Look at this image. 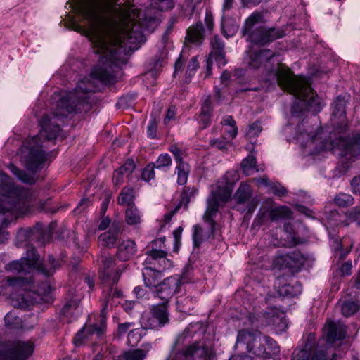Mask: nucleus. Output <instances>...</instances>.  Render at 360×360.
<instances>
[{
	"mask_svg": "<svg viewBox=\"0 0 360 360\" xmlns=\"http://www.w3.org/2000/svg\"><path fill=\"white\" fill-rule=\"evenodd\" d=\"M82 17L89 25V37L94 52L99 55L98 63L91 72V80H82L72 91L58 101L57 107L63 112L44 115L39 121L41 128L39 134L25 139L18 150L17 155L20 162L30 174L13 163L7 165L12 174L22 183L30 185L35 184L37 180L36 173L42 169L47 160L48 155L42 148L41 139L53 140L58 136L61 129L57 121L65 118L66 112H79L89 109V94L98 90L94 84L95 80L108 84L112 79V16Z\"/></svg>",
	"mask_w": 360,
	"mask_h": 360,
	"instance_id": "1",
	"label": "nucleus"
},
{
	"mask_svg": "<svg viewBox=\"0 0 360 360\" xmlns=\"http://www.w3.org/2000/svg\"><path fill=\"white\" fill-rule=\"evenodd\" d=\"M114 0V82L124 76L131 56L146 42L142 30L153 32L161 22V14L154 7L138 9L129 1Z\"/></svg>",
	"mask_w": 360,
	"mask_h": 360,
	"instance_id": "2",
	"label": "nucleus"
},
{
	"mask_svg": "<svg viewBox=\"0 0 360 360\" xmlns=\"http://www.w3.org/2000/svg\"><path fill=\"white\" fill-rule=\"evenodd\" d=\"M274 75L281 89L299 100V102L292 106L291 112L293 117L302 116L306 108L316 112L322 109L324 104L313 91L308 79L301 75H295L290 68L283 64L279 65Z\"/></svg>",
	"mask_w": 360,
	"mask_h": 360,
	"instance_id": "3",
	"label": "nucleus"
},
{
	"mask_svg": "<svg viewBox=\"0 0 360 360\" xmlns=\"http://www.w3.org/2000/svg\"><path fill=\"white\" fill-rule=\"evenodd\" d=\"M98 245L101 248V264L99 269V278L102 284H106L108 286L107 293H103L101 298L103 307L101 311L100 324H90L86 326L79 330L75 338L76 345L81 342V339L89 338L92 335H96L98 337L104 333L106 328V310L108 303L112 300L110 295L112 290V259L109 257L108 250L111 248L112 245V233L110 231H106L101 234L98 237Z\"/></svg>",
	"mask_w": 360,
	"mask_h": 360,
	"instance_id": "4",
	"label": "nucleus"
},
{
	"mask_svg": "<svg viewBox=\"0 0 360 360\" xmlns=\"http://www.w3.org/2000/svg\"><path fill=\"white\" fill-rule=\"evenodd\" d=\"M236 347H244L248 352L258 357L270 359L279 353L277 343L258 330H240L238 333Z\"/></svg>",
	"mask_w": 360,
	"mask_h": 360,
	"instance_id": "5",
	"label": "nucleus"
},
{
	"mask_svg": "<svg viewBox=\"0 0 360 360\" xmlns=\"http://www.w3.org/2000/svg\"><path fill=\"white\" fill-rule=\"evenodd\" d=\"M263 15L259 12L252 13L246 20L242 32L248 40L259 45H264L284 36V31L274 27L260 26L254 29L255 25L262 21Z\"/></svg>",
	"mask_w": 360,
	"mask_h": 360,
	"instance_id": "6",
	"label": "nucleus"
},
{
	"mask_svg": "<svg viewBox=\"0 0 360 360\" xmlns=\"http://www.w3.org/2000/svg\"><path fill=\"white\" fill-rule=\"evenodd\" d=\"M184 335H180L172 347V351L167 360H211L212 349L203 342H195L175 351Z\"/></svg>",
	"mask_w": 360,
	"mask_h": 360,
	"instance_id": "7",
	"label": "nucleus"
},
{
	"mask_svg": "<svg viewBox=\"0 0 360 360\" xmlns=\"http://www.w3.org/2000/svg\"><path fill=\"white\" fill-rule=\"evenodd\" d=\"M34 350L31 341L0 340V360H27Z\"/></svg>",
	"mask_w": 360,
	"mask_h": 360,
	"instance_id": "8",
	"label": "nucleus"
},
{
	"mask_svg": "<svg viewBox=\"0 0 360 360\" xmlns=\"http://www.w3.org/2000/svg\"><path fill=\"white\" fill-rule=\"evenodd\" d=\"M305 122L302 121L297 126V131L295 136L297 143L302 147H307L314 145V148L317 151L326 150L327 148V143L323 139V130L322 128L316 126H305Z\"/></svg>",
	"mask_w": 360,
	"mask_h": 360,
	"instance_id": "9",
	"label": "nucleus"
},
{
	"mask_svg": "<svg viewBox=\"0 0 360 360\" xmlns=\"http://www.w3.org/2000/svg\"><path fill=\"white\" fill-rule=\"evenodd\" d=\"M30 205L27 192L23 188H12L8 195L0 202V214L8 212L25 213L29 210Z\"/></svg>",
	"mask_w": 360,
	"mask_h": 360,
	"instance_id": "10",
	"label": "nucleus"
},
{
	"mask_svg": "<svg viewBox=\"0 0 360 360\" xmlns=\"http://www.w3.org/2000/svg\"><path fill=\"white\" fill-rule=\"evenodd\" d=\"M169 323L167 304L162 303L154 304L148 314L143 315L141 320V326L146 329L159 330Z\"/></svg>",
	"mask_w": 360,
	"mask_h": 360,
	"instance_id": "11",
	"label": "nucleus"
},
{
	"mask_svg": "<svg viewBox=\"0 0 360 360\" xmlns=\"http://www.w3.org/2000/svg\"><path fill=\"white\" fill-rule=\"evenodd\" d=\"M334 150H340L339 155L348 161H354V158L360 155V134L356 133L352 136L340 138L335 142Z\"/></svg>",
	"mask_w": 360,
	"mask_h": 360,
	"instance_id": "12",
	"label": "nucleus"
},
{
	"mask_svg": "<svg viewBox=\"0 0 360 360\" xmlns=\"http://www.w3.org/2000/svg\"><path fill=\"white\" fill-rule=\"evenodd\" d=\"M26 259L27 264L32 269H36L39 272L46 276H49L53 274L58 266V262L55 258L50 255L48 258L49 266L39 262V255L37 253L33 246L27 245L26 256L23 257Z\"/></svg>",
	"mask_w": 360,
	"mask_h": 360,
	"instance_id": "13",
	"label": "nucleus"
},
{
	"mask_svg": "<svg viewBox=\"0 0 360 360\" xmlns=\"http://www.w3.org/2000/svg\"><path fill=\"white\" fill-rule=\"evenodd\" d=\"M307 260V257L300 251H293L278 255L274 260V265L279 269H289L292 271H298Z\"/></svg>",
	"mask_w": 360,
	"mask_h": 360,
	"instance_id": "14",
	"label": "nucleus"
},
{
	"mask_svg": "<svg viewBox=\"0 0 360 360\" xmlns=\"http://www.w3.org/2000/svg\"><path fill=\"white\" fill-rule=\"evenodd\" d=\"M314 340V335L310 333L304 347L293 352L291 360H328L324 351L315 349Z\"/></svg>",
	"mask_w": 360,
	"mask_h": 360,
	"instance_id": "15",
	"label": "nucleus"
},
{
	"mask_svg": "<svg viewBox=\"0 0 360 360\" xmlns=\"http://www.w3.org/2000/svg\"><path fill=\"white\" fill-rule=\"evenodd\" d=\"M183 278L179 275L167 277L158 284L156 289L157 296L161 299L164 304H167L169 300L179 292L184 284Z\"/></svg>",
	"mask_w": 360,
	"mask_h": 360,
	"instance_id": "16",
	"label": "nucleus"
},
{
	"mask_svg": "<svg viewBox=\"0 0 360 360\" xmlns=\"http://www.w3.org/2000/svg\"><path fill=\"white\" fill-rule=\"evenodd\" d=\"M231 197V191L226 186H217L212 191L207 198L205 217H214L219 211L220 203H225Z\"/></svg>",
	"mask_w": 360,
	"mask_h": 360,
	"instance_id": "17",
	"label": "nucleus"
},
{
	"mask_svg": "<svg viewBox=\"0 0 360 360\" xmlns=\"http://www.w3.org/2000/svg\"><path fill=\"white\" fill-rule=\"evenodd\" d=\"M276 292L280 297H294L302 292V285L298 281H288L285 276H279L276 281Z\"/></svg>",
	"mask_w": 360,
	"mask_h": 360,
	"instance_id": "18",
	"label": "nucleus"
},
{
	"mask_svg": "<svg viewBox=\"0 0 360 360\" xmlns=\"http://www.w3.org/2000/svg\"><path fill=\"white\" fill-rule=\"evenodd\" d=\"M167 257V251H160L158 253L146 252V258L143 263L144 267L165 271L173 266L172 261Z\"/></svg>",
	"mask_w": 360,
	"mask_h": 360,
	"instance_id": "19",
	"label": "nucleus"
},
{
	"mask_svg": "<svg viewBox=\"0 0 360 360\" xmlns=\"http://www.w3.org/2000/svg\"><path fill=\"white\" fill-rule=\"evenodd\" d=\"M213 216L205 217V213L203 215V220L208 224L209 231L204 232L202 227L195 224L193 226V242L195 248L199 247L204 241L210 238H214V234L216 229V222L213 219Z\"/></svg>",
	"mask_w": 360,
	"mask_h": 360,
	"instance_id": "20",
	"label": "nucleus"
},
{
	"mask_svg": "<svg viewBox=\"0 0 360 360\" xmlns=\"http://www.w3.org/2000/svg\"><path fill=\"white\" fill-rule=\"evenodd\" d=\"M264 318L269 325L273 326L277 331L285 330L288 326L284 311L277 307H269L264 313Z\"/></svg>",
	"mask_w": 360,
	"mask_h": 360,
	"instance_id": "21",
	"label": "nucleus"
},
{
	"mask_svg": "<svg viewBox=\"0 0 360 360\" xmlns=\"http://www.w3.org/2000/svg\"><path fill=\"white\" fill-rule=\"evenodd\" d=\"M326 339L330 343L342 340L347 335V326L340 321H327L325 326Z\"/></svg>",
	"mask_w": 360,
	"mask_h": 360,
	"instance_id": "22",
	"label": "nucleus"
},
{
	"mask_svg": "<svg viewBox=\"0 0 360 360\" xmlns=\"http://www.w3.org/2000/svg\"><path fill=\"white\" fill-rule=\"evenodd\" d=\"M212 51L210 53V58H214L219 68L224 66L227 63L226 52L224 51V42L217 35H215L210 40Z\"/></svg>",
	"mask_w": 360,
	"mask_h": 360,
	"instance_id": "23",
	"label": "nucleus"
},
{
	"mask_svg": "<svg viewBox=\"0 0 360 360\" xmlns=\"http://www.w3.org/2000/svg\"><path fill=\"white\" fill-rule=\"evenodd\" d=\"M116 258L120 261H128L136 252V243L134 240L126 239L117 243Z\"/></svg>",
	"mask_w": 360,
	"mask_h": 360,
	"instance_id": "24",
	"label": "nucleus"
},
{
	"mask_svg": "<svg viewBox=\"0 0 360 360\" xmlns=\"http://www.w3.org/2000/svg\"><path fill=\"white\" fill-rule=\"evenodd\" d=\"M169 34L166 32L162 34L161 39V46H162V49L160 50L158 54L155 56L153 68L145 74L144 76L146 79H148L150 78H152L153 80L155 79L157 70L162 66L161 62L167 57L168 50L165 48V46L168 41Z\"/></svg>",
	"mask_w": 360,
	"mask_h": 360,
	"instance_id": "25",
	"label": "nucleus"
},
{
	"mask_svg": "<svg viewBox=\"0 0 360 360\" xmlns=\"http://www.w3.org/2000/svg\"><path fill=\"white\" fill-rule=\"evenodd\" d=\"M46 233L37 229H21L17 233V238L21 243L27 241L36 240L41 245H44L46 241Z\"/></svg>",
	"mask_w": 360,
	"mask_h": 360,
	"instance_id": "26",
	"label": "nucleus"
},
{
	"mask_svg": "<svg viewBox=\"0 0 360 360\" xmlns=\"http://www.w3.org/2000/svg\"><path fill=\"white\" fill-rule=\"evenodd\" d=\"M151 348V343L145 342L142 344L141 349L123 351L116 360H144Z\"/></svg>",
	"mask_w": 360,
	"mask_h": 360,
	"instance_id": "27",
	"label": "nucleus"
},
{
	"mask_svg": "<svg viewBox=\"0 0 360 360\" xmlns=\"http://www.w3.org/2000/svg\"><path fill=\"white\" fill-rule=\"evenodd\" d=\"M213 107L210 97H206L201 105L200 112L198 116V122L201 129H204L211 124Z\"/></svg>",
	"mask_w": 360,
	"mask_h": 360,
	"instance_id": "28",
	"label": "nucleus"
},
{
	"mask_svg": "<svg viewBox=\"0 0 360 360\" xmlns=\"http://www.w3.org/2000/svg\"><path fill=\"white\" fill-rule=\"evenodd\" d=\"M185 41L187 43L202 44L204 41V26L202 22H198L195 25L188 27Z\"/></svg>",
	"mask_w": 360,
	"mask_h": 360,
	"instance_id": "29",
	"label": "nucleus"
},
{
	"mask_svg": "<svg viewBox=\"0 0 360 360\" xmlns=\"http://www.w3.org/2000/svg\"><path fill=\"white\" fill-rule=\"evenodd\" d=\"M35 302L30 292H24L17 296H15L13 294L11 295L12 304L16 308L27 309L32 307Z\"/></svg>",
	"mask_w": 360,
	"mask_h": 360,
	"instance_id": "30",
	"label": "nucleus"
},
{
	"mask_svg": "<svg viewBox=\"0 0 360 360\" xmlns=\"http://www.w3.org/2000/svg\"><path fill=\"white\" fill-rule=\"evenodd\" d=\"M274 56V53L269 49H262L255 51L250 56L249 65L252 68L257 69L263 63L269 60Z\"/></svg>",
	"mask_w": 360,
	"mask_h": 360,
	"instance_id": "31",
	"label": "nucleus"
},
{
	"mask_svg": "<svg viewBox=\"0 0 360 360\" xmlns=\"http://www.w3.org/2000/svg\"><path fill=\"white\" fill-rule=\"evenodd\" d=\"M155 269L144 267L142 271V276L144 284L148 288H155L158 285V281L161 276V273Z\"/></svg>",
	"mask_w": 360,
	"mask_h": 360,
	"instance_id": "32",
	"label": "nucleus"
},
{
	"mask_svg": "<svg viewBox=\"0 0 360 360\" xmlns=\"http://www.w3.org/2000/svg\"><path fill=\"white\" fill-rule=\"evenodd\" d=\"M348 101L345 96H339L333 103L332 115L341 119L343 122L346 119V105Z\"/></svg>",
	"mask_w": 360,
	"mask_h": 360,
	"instance_id": "33",
	"label": "nucleus"
},
{
	"mask_svg": "<svg viewBox=\"0 0 360 360\" xmlns=\"http://www.w3.org/2000/svg\"><path fill=\"white\" fill-rule=\"evenodd\" d=\"M252 197V190L249 184L242 182L234 194V200L238 204H243Z\"/></svg>",
	"mask_w": 360,
	"mask_h": 360,
	"instance_id": "34",
	"label": "nucleus"
},
{
	"mask_svg": "<svg viewBox=\"0 0 360 360\" xmlns=\"http://www.w3.org/2000/svg\"><path fill=\"white\" fill-rule=\"evenodd\" d=\"M32 268L27 264L26 259L13 261L7 264L6 270L14 274H26L30 273Z\"/></svg>",
	"mask_w": 360,
	"mask_h": 360,
	"instance_id": "35",
	"label": "nucleus"
},
{
	"mask_svg": "<svg viewBox=\"0 0 360 360\" xmlns=\"http://www.w3.org/2000/svg\"><path fill=\"white\" fill-rule=\"evenodd\" d=\"M134 190L131 187H124L118 195L117 200L119 205L127 207L135 205L134 202Z\"/></svg>",
	"mask_w": 360,
	"mask_h": 360,
	"instance_id": "36",
	"label": "nucleus"
},
{
	"mask_svg": "<svg viewBox=\"0 0 360 360\" xmlns=\"http://www.w3.org/2000/svg\"><path fill=\"white\" fill-rule=\"evenodd\" d=\"M269 217L271 221H275L288 219L292 217V212L289 207L281 206L271 210Z\"/></svg>",
	"mask_w": 360,
	"mask_h": 360,
	"instance_id": "37",
	"label": "nucleus"
},
{
	"mask_svg": "<svg viewBox=\"0 0 360 360\" xmlns=\"http://www.w3.org/2000/svg\"><path fill=\"white\" fill-rule=\"evenodd\" d=\"M239 29V25L233 19H224L222 18L221 20V31L222 34L226 38L234 36Z\"/></svg>",
	"mask_w": 360,
	"mask_h": 360,
	"instance_id": "38",
	"label": "nucleus"
},
{
	"mask_svg": "<svg viewBox=\"0 0 360 360\" xmlns=\"http://www.w3.org/2000/svg\"><path fill=\"white\" fill-rule=\"evenodd\" d=\"M360 309L358 301L346 300L341 304L342 314L345 317L353 316Z\"/></svg>",
	"mask_w": 360,
	"mask_h": 360,
	"instance_id": "39",
	"label": "nucleus"
},
{
	"mask_svg": "<svg viewBox=\"0 0 360 360\" xmlns=\"http://www.w3.org/2000/svg\"><path fill=\"white\" fill-rule=\"evenodd\" d=\"M125 221L129 225H136L141 222V216L135 205L127 207L125 211Z\"/></svg>",
	"mask_w": 360,
	"mask_h": 360,
	"instance_id": "40",
	"label": "nucleus"
},
{
	"mask_svg": "<svg viewBox=\"0 0 360 360\" xmlns=\"http://www.w3.org/2000/svg\"><path fill=\"white\" fill-rule=\"evenodd\" d=\"M6 281L10 286L25 289L26 286L32 283L31 277L7 276Z\"/></svg>",
	"mask_w": 360,
	"mask_h": 360,
	"instance_id": "41",
	"label": "nucleus"
},
{
	"mask_svg": "<svg viewBox=\"0 0 360 360\" xmlns=\"http://www.w3.org/2000/svg\"><path fill=\"white\" fill-rule=\"evenodd\" d=\"M256 158L255 156L250 155L245 158L241 162V168L243 173L246 176L251 175L254 172H257L256 168Z\"/></svg>",
	"mask_w": 360,
	"mask_h": 360,
	"instance_id": "42",
	"label": "nucleus"
},
{
	"mask_svg": "<svg viewBox=\"0 0 360 360\" xmlns=\"http://www.w3.org/2000/svg\"><path fill=\"white\" fill-rule=\"evenodd\" d=\"M177 171V183L179 185H185L188 180L189 174L188 165L184 162L177 163L176 167Z\"/></svg>",
	"mask_w": 360,
	"mask_h": 360,
	"instance_id": "43",
	"label": "nucleus"
},
{
	"mask_svg": "<svg viewBox=\"0 0 360 360\" xmlns=\"http://www.w3.org/2000/svg\"><path fill=\"white\" fill-rule=\"evenodd\" d=\"M334 202L339 207H346L354 203V198L349 193H339L334 198Z\"/></svg>",
	"mask_w": 360,
	"mask_h": 360,
	"instance_id": "44",
	"label": "nucleus"
},
{
	"mask_svg": "<svg viewBox=\"0 0 360 360\" xmlns=\"http://www.w3.org/2000/svg\"><path fill=\"white\" fill-rule=\"evenodd\" d=\"M147 329L144 328L142 326L141 328H136L131 330L128 333V343L131 346L136 345L142 337L146 335V330Z\"/></svg>",
	"mask_w": 360,
	"mask_h": 360,
	"instance_id": "45",
	"label": "nucleus"
},
{
	"mask_svg": "<svg viewBox=\"0 0 360 360\" xmlns=\"http://www.w3.org/2000/svg\"><path fill=\"white\" fill-rule=\"evenodd\" d=\"M221 124L224 126L231 127V131H227V134L231 139L236 138L238 134V128L233 117L231 115H225L223 117Z\"/></svg>",
	"mask_w": 360,
	"mask_h": 360,
	"instance_id": "46",
	"label": "nucleus"
},
{
	"mask_svg": "<svg viewBox=\"0 0 360 360\" xmlns=\"http://www.w3.org/2000/svg\"><path fill=\"white\" fill-rule=\"evenodd\" d=\"M198 191V190L194 187H186L181 195V199L178 205H181V206L184 205L187 208L191 198H194Z\"/></svg>",
	"mask_w": 360,
	"mask_h": 360,
	"instance_id": "47",
	"label": "nucleus"
},
{
	"mask_svg": "<svg viewBox=\"0 0 360 360\" xmlns=\"http://www.w3.org/2000/svg\"><path fill=\"white\" fill-rule=\"evenodd\" d=\"M5 325L9 329H17L21 327V320L12 313H8L5 317Z\"/></svg>",
	"mask_w": 360,
	"mask_h": 360,
	"instance_id": "48",
	"label": "nucleus"
},
{
	"mask_svg": "<svg viewBox=\"0 0 360 360\" xmlns=\"http://www.w3.org/2000/svg\"><path fill=\"white\" fill-rule=\"evenodd\" d=\"M151 4L160 11H166L174 7L173 0H151Z\"/></svg>",
	"mask_w": 360,
	"mask_h": 360,
	"instance_id": "49",
	"label": "nucleus"
},
{
	"mask_svg": "<svg viewBox=\"0 0 360 360\" xmlns=\"http://www.w3.org/2000/svg\"><path fill=\"white\" fill-rule=\"evenodd\" d=\"M165 240V237L155 239L150 243V250H147L146 252L158 253L160 251H167Z\"/></svg>",
	"mask_w": 360,
	"mask_h": 360,
	"instance_id": "50",
	"label": "nucleus"
},
{
	"mask_svg": "<svg viewBox=\"0 0 360 360\" xmlns=\"http://www.w3.org/2000/svg\"><path fill=\"white\" fill-rule=\"evenodd\" d=\"M171 164L172 158L167 153H163L158 157L155 164V167L156 169H160L164 167H168L171 165Z\"/></svg>",
	"mask_w": 360,
	"mask_h": 360,
	"instance_id": "51",
	"label": "nucleus"
},
{
	"mask_svg": "<svg viewBox=\"0 0 360 360\" xmlns=\"http://www.w3.org/2000/svg\"><path fill=\"white\" fill-rule=\"evenodd\" d=\"M199 68V63L197 57H193L189 63L187 65L186 72V78H191L194 76L195 74L196 70Z\"/></svg>",
	"mask_w": 360,
	"mask_h": 360,
	"instance_id": "52",
	"label": "nucleus"
},
{
	"mask_svg": "<svg viewBox=\"0 0 360 360\" xmlns=\"http://www.w3.org/2000/svg\"><path fill=\"white\" fill-rule=\"evenodd\" d=\"M135 169V164L131 159L127 160L118 169V173L121 175L129 176Z\"/></svg>",
	"mask_w": 360,
	"mask_h": 360,
	"instance_id": "53",
	"label": "nucleus"
},
{
	"mask_svg": "<svg viewBox=\"0 0 360 360\" xmlns=\"http://www.w3.org/2000/svg\"><path fill=\"white\" fill-rule=\"evenodd\" d=\"M157 131H158V121H156L155 119H150L148 122L146 133L148 137L150 139H158L157 136Z\"/></svg>",
	"mask_w": 360,
	"mask_h": 360,
	"instance_id": "54",
	"label": "nucleus"
},
{
	"mask_svg": "<svg viewBox=\"0 0 360 360\" xmlns=\"http://www.w3.org/2000/svg\"><path fill=\"white\" fill-rule=\"evenodd\" d=\"M155 164L148 165L142 171L141 178L146 181H149L155 177Z\"/></svg>",
	"mask_w": 360,
	"mask_h": 360,
	"instance_id": "55",
	"label": "nucleus"
},
{
	"mask_svg": "<svg viewBox=\"0 0 360 360\" xmlns=\"http://www.w3.org/2000/svg\"><path fill=\"white\" fill-rule=\"evenodd\" d=\"M347 219L350 222H356L360 225V207H354L348 214Z\"/></svg>",
	"mask_w": 360,
	"mask_h": 360,
	"instance_id": "56",
	"label": "nucleus"
},
{
	"mask_svg": "<svg viewBox=\"0 0 360 360\" xmlns=\"http://www.w3.org/2000/svg\"><path fill=\"white\" fill-rule=\"evenodd\" d=\"M227 143L228 141L224 138L214 139L210 141V144L212 146L215 147L216 148H218L221 150L226 148Z\"/></svg>",
	"mask_w": 360,
	"mask_h": 360,
	"instance_id": "57",
	"label": "nucleus"
},
{
	"mask_svg": "<svg viewBox=\"0 0 360 360\" xmlns=\"http://www.w3.org/2000/svg\"><path fill=\"white\" fill-rule=\"evenodd\" d=\"M131 104V99L129 96H122L120 97L117 103L116 107L118 109H125L129 107Z\"/></svg>",
	"mask_w": 360,
	"mask_h": 360,
	"instance_id": "58",
	"label": "nucleus"
},
{
	"mask_svg": "<svg viewBox=\"0 0 360 360\" xmlns=\"http://www.w3.org/2000/svg\"><path fill=\"white\" fill-rule=\"evenodd\" d=\"M133 326V323L126 322L120 323L117 328V336L121 338L122 335H125L129 330V328Z\"/></svg>",
	"mask_w": 360,
	"mask_h": 360,
	"instance_id": "59",
	"label": "nucleus"
},
{
	"mask_svg": "<svg viewBox=\"0 0 360 360\" xmlns=\"http://www.w3.org/2000/svg\"><path fill=\"white\" fill-rule=\"evenodd\" d=\"M271 189L272 193L274 195L280 196V197L284 196L287 193L285 188L280 184H273L271 186Z\"/></svg>",
	"mask_w": 360,
	"mask_h": 360,
	"instance_id": "60",
	"label": "nucleus"
},
{
	"mask_svg": "<svg viewBox=\"0 0 360 360\" xmlns=\"http://www.w3.org/2000/svg\"><path fill=\"white\" fill-rule=\"evenodd\" d=\"M169 151L174 155L176 164L184 162L181 157V150L178 146L175 145L170 146Z\"/></svg>",
	"mask_w": 360,
	"mask_h": 360,
	"instance_id": "61",
	"label": "nucleus"
},
{
	"mask_svg": "<svg viewBox=\"0 0 360 360\" xmlns=\"http://www.w3.org/2000/svg\"><path fill=\"white\" fill-rule=\"evenodd\" d=\"M262 131V127L259 122H255L253 124H252L248 130V134L251 136H257L259 132Z\"/></svg>",
	"mask_w": 360,
	"mask_h": 360,
	"instance_id": "62",
	"label": "nucleus"
},
{
	"mask_svg": "<svg viewBox=\"0 0 360 360\" xmlns=\"http://www.w3.org/2000/svg\"><path fill=\"white\" fill-rule=\"evenodd\" d=\"M351 186L353 192L360 195V175L352 179Z\"/></svg>",
	"mask_w": 360,
	"mask_h": 360,
	"instance_id": "63",
	"label": "nucleus"
},
{
	"mask_svg": "<svg viewBox=\"0 0 360 360\" xmlns=\"http://www.w3.org/2000/svg\"><path fill=\"white\" fill-rule=\"evenodd\" d=\"M352 262L347 261L342 265L340 268V271L342 275H350L352 274Z\"/></svg>",
	"mask_w": 360,
	"mask_h": 360,
	"instance_id": "64",
	"label": "nucleus"
}]
</instances>
